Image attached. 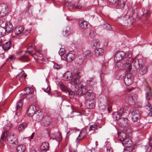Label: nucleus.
I'll list each match as a JSON object with an SVG mask.
<instances>
[{
    "instance_id": "1",
    "label": "nucleus",
    "mask_w": 152,
    "mask_h": 152,
    "mask_svg": "<svg viewBox=\"0 0 152 152\" xmlns=\"http://www.w3.org/2000/svg\"><path fill=\"white\" fill-rule=\"evenodd\" d=\"M132 56L131 53H128L127 54H126L125 52L123 51H118L115 53L114 60L116 63L118 67L122 66L123 65V63H121L119 61L122 59L124 61L126 60V58H130Z\"/></svg>"
},
{
    "instance_id": "2",
    "label": "nucleus",
    "mask_w": 152,
    "mask_h": 152,
    "mask_svg": "<svg viewBox=\"0 0 152 152\" xmlns=\"http://www.w3.org/2000/svg\"><path fill=\"white\" fill-rule=\"evenodd\" d=\"M86 98L87 99L86 104L87 107L90 109L94 108L95 106L94 94L92 92L87 93L86 95Z\"/></svg>"
},
{
    "instance_id": "3",
    "label": "nucleus",
    "mask_w": 152,
    "mask_h": 152,
    "mask_svg": "<svg viewBox=\"0 0 152 152\" xmlns=\"http://www.w3.org/2000/svg\"><path fill=\"white\" fill-rule=\"evenodd\" d=\"M81 75V74L80 72H78L74 74L72 79L70 80V83L71 85L72 89H74L77 87H78L79 78L80 77Z\"/></svg>"
},
{
    "instance_id": "4",
    "label": "nucleus",
    "mask_w": 152,
    "mask_h": 152,
    "mask_svg": "<svg viewBox=\"0 0 152 152\" xmlns=\"http://www.w3.org/2000/svg\"><path fill=\"white\" fill-rule=\"evenodd\" d=\"M36 119L39 120H41V124L45 126H47L50 124L51 121L50 117L48 116L42 117L41 114H39L36 116Z\"/></svg>"
},
{
    "instance_id": "5",
    "label": "nucleus",
    "mask_w": 152,
    "mask_h": 152,
    "mask_svg": "<svg viewBox=\"0 0 152 152\" xmlns=\"http://www.w3.org/2000/svg\"><path fill=\"white\" fill-rule=\"evenodd\" d=\"M132 17H130L129 15H125L121 18H119L118 20L123 26H129L132 24L133 22L131 20Z\"/></svg>"
},
{
    "instance_id": "6",
    "label": "nucleus",
    "mask_w": 152,
    "mask_h": 152,
    "mask_svg": "<svg viewBox=\"0 0 152 152\" xmlns=\"http://www.w3.org/2000/svg\"><path fill=\"white\" fill-rule=\"evenodd\" d=\"M75 53L74 51H71L68 53L61 56L62 60H66L68 62L72 61L75 58Z\"/></svg>"
},
{
    "instance_id": "7",
    "label": "nucleus",
    "mask_w": 152,
    "mask_h": 152,
    "mask_svg": "<svg viewBox=\"0 0 152 152\" xmlns=\"http://www.w3.org/2000/svg\"><path fill=\"white\" fill-rule=\"evenodd\" d=\"M10 12L7 5L5 4H0V16H4L8 15Z\"/></svg>"
},
{
    "instance_id": "8",
    "label": "nucleus",
    "mask_w": 152,
    "mask_h": 152,
    "mask_svg": "<svg viewBox=\"0 0 152 152\" xmlns=\"http://www.w3.org/2000/svg\"><path fill=\"white\" fill-rule=\"evenodd\" d=\"M116 120H118V125L123 127L128 126L129 125L128 120L126 118L115 117Z\"/></svg>"
},
{
    "instance_id": "9",
    "label": "nucleus",
    "mask_w": 152,
    "mask_h": 152,
    "mask_svg": "<svg viewBox=\"0 0 152 152\" xmlns=\"http://www.w3.org/2000/svg\"><path fill=\"white\" fill-rule=\"evenodd\" d=\"M81 88H78V87H77L76 88L73 89L76 92V94L78 95V96H81L83 95H85L86 97V94L87 93H90L91 92H88V90H86V88L84 86H83L82 85H81Z\"/></svg>"
},
{
    "instance_id": "10",
    "label": "nucleus",
    "mask_w": 152,
    "mask_h": 152,
    "mask_svg": "<svg viewBox=\"0 0 152 152\" xmlns=\"http://www.w3.org/2000/svg\"><path fill=\"white\" fill-rule=\"evenodd\" d=\"M132 119L134 122L137 121L140 118V114L138 110H134L132 112Z\"/></svg>"
},
{
    "instance_id": "11",
    "label": "nucleus",
    "mask_w": 152,
    "mask_h": 152,
    "mask_svg": "<svg viewBox=\"0 0 152 152\" xmlns=\"http://www.w3.org/2000/svg\"><path fill=\"white\" fill-rule=\"evenodd\" d=\"M131 61H132L133 67L136 69H139L141 65H142V59L139 60L136 58L134 59L132 58L131 59Z\"/></svg>"
},
{
    "instance_id": "12",
    "label": "nucleus",
    "mask_w": 152,
    "mask_h": 152,
    "mask_svg": "<svg viewBox=\"0 0 152 152\" xmlns=\"http://www.w3.org/2000/svg\"><path fill=\"white\" fill-rule=\"evenodd\" d=\"M132 75L129 72H127L124 77V81L126 85H130L132 83Z\"/></svg>"
},
{
    "instance_id": "13",
    "label": "nucleus",
    "mask_w": 152,
    "mask_h": 152,
    "mask_svg": "<svg viewBox=\"0 0 152 152\" xmlns=\"http://www.w3.org/2000/svg\"><path fill=\"white\" fill-rule=\"evenodd\" d=\"M145 107L148 111L146 113L145 116L148 119V117H152V110H151L152 106L149 103H148L146 104Z\"/></svg>"
},
{
    "instance_id": "14",
    "label": "nucleus",
    "mask_w": 152,
    "mask_h": 152,
    "mask_svg": "<svg viewBox=\"0 0 152 152\" xmlns=\"http://www.w3.org/2000/svg\"><path fill=\"white\" fill-rule=\"evenodd\" d=\"M5 28L6 29V33L9 34L12 31L13 27L11 23L10 22H7L5 23Z\"/></svg>"
},
{
    "instance_id": "15",
    "label": "nucleus",
    "mask_w": 152,
    "mask_h": 152,
    "mask_svg": "<svg viewBox=\"0 0 152 152\" xmlns=\"http://www.w3.org/2000/svg\"><path fill=\"white\" fill-rule=\"evenodd\" d=\"M126 58V60L124 61V64L123 63V65L124 66V67L128 69L127 72L130 73V72L132 69V65L131 64V61H127L129 58Z\"/></svg>"
},
{
    "instance_id": "16",
    "label": "nucleus",
    "mask_w": 152,
    "mask_h": 152,
    "mask_svg": "<svg viewBox=\"0 0 152 152\" xmlns=\"http://www.w3.org/2000/svg\"><path fill=\"white\" fill-rule=\"evenodd\" d=\"M74 74L72 73L69 71H68L65 73L63 76L64 80L66 81L70 80L74 76Z\"/></svg>"
},
{
    "instance_id": "17",
    "label": "nucleus",
    "mask_w": 152,
    "mask_h": 152,
    "mask_svg": "<svg viewBox=\"0 0 152 152\" xmlns=\"http://www.w3.org/2000/svg\"><path fill=\"white\" fill-rule=\"evenodd\" d=\"M122 143L124 147H130L133 144L132 140L129 137L125 139Z\"/></svg>"
},
{
    "instance_id": "18",
    "label": "nucleus",
    "mask_w": 152,
    "mask_h": 152,
    "mask_svg": "<svg viewBox=\"0 0 152 152\" xmlns=\"http://www.w3.org/2000/svg\"><path fill=\"white\" fill-rule=\"evenodd\" d=\"M36 111V108L35 106L31 105L28 109L27 113L29 116H32L34 115Z\"/></svg>"
},
{
    "instance_id": "19",
    "label": "nucleus",
    "mask_w": 152,
    "mask_h": 152,
    "mask_svg": "<svg viewBox=\"0 0 152 152\" xmlns=\"http://www.w3.org/2000/svg\"><path fill=\"white\" fill-rule=\"evenodd\" d=\"M118 139L122 143L125 139L127 138L128 137L127 136L126 133L123 132H121L118 133Z\"/></svg>"
},
{
    "instance_id": "20",
    "label": "nucleus",
    "mask_w": 152,
    "mask_h": 152,
    "mask_svg": "<svg viewBox=\"0 0 152 152\" xmlns=\"http://www.w3.org/2000/svg\"><path fill=\"white\" fill-rule=\"evenodd\" d=\"M49 148V144L48 142H43L40 146V149L42 152H46Z\"/></svg>"
},
{
    "instance_id": "21",
    "label": "nucleus",
    "mask_w": 152,
    "mask_h": 152,
    "mask_svg": "<svg viewBox=\"0 0 152 152\" xmlns=\"http://www.w3.org/2000/svg\"><path fill=\"white\" fill-rule=\"evenodd\" d=\"M23 100L22 99H21L18 101L17 103L16 108V113L17 115H18V112H19L20 109L22 108L23 104Z\"/></svg>"
},
{
    "instance_id": "22",
    "label": "nucleus",
    "mask_w": 152,
    "mask_h": 152,
    "mask_svg": "<svg viewBox=\"0 0 152 152\" xmlns=\"http://www.w3.org/2000/svg\"><path fill=\"white\" fill-rule=\"evenodd\" d=\"M139 69V72L141 75L146 74L148 71L147 67L144 65H141Z\"/></svg>"
},
{
    "instance_id": "23",
    "label": "nucleus",
    "mask_w": 152,
    "mask_h": 152,
    "mask_svg": "<svg viewBox=\"0 0 152 152\" xmlns=\"http://www.w3.org/2000/svg\"><path fill=\"white\" fill-rule=\"evenodd\" d=\"M24 28L21 26H18L16 27L14 29V32L16 35H19L21 34L24 31Z\"/></svg>"
},
{
    "instance_id": "24",
    "label": "nucleus",
    "mask_w": 152,
    "mask_h": 152,
    "mask_svg": "<svg viewBox=\"0 0 152 152\" xmlns=\"http://www.w3.org/2000/svg\"><path fill=\"white\" fill-rule=\"evenodd\" d=\"M129 101L131 102H134L137 100V95L134 94H129L128 96Z\"/></svg>"
},
{
    "instance_id": "25",
    "label": "nucleus",
    "mask_w": 152,
    "mask_h": 152,
    "mask_svg": "<svg viewBox=\"0 0 152 152\" xmlns=\"http://www.w3.org/2000/svg\"><path fill=\"white\" fill-rule=\"evenodd\" d=\"M116 8L117 9H122L125 6V3L123 0H118Z\"/></svg>"
},
{
    "instance_id": "26",
    "label": "nucleus",
    "mask_w": 152,
    "mask_h": 152,
    "mask_svg": "<svg viewBox=\"0 0 152 152\" xmlns=\"http://www.w3.org/2000/svg\"><path fill=\"white\" fill-rule=\"evenodd\" d=\"M2 48L5 50H7L9 49L12 45L11 42L10 41H8L5 43H4L2 45Z\"/></svg>"
},
{
    "instance_id": "27",
    "label": "nucleus",
    "mask_w": 152,
    "mask_h": 152,
    "mask_svg": "<svg viewBox=\"0 0 152 152\" xmlns=\"http://www.w3.org/2000/svg\"><path fill=\"white\" fill-rule=\"evenodd\" d=\"M95 54L96 56L102 55L104 52V50L101 48H96L94 50Z\"/></svg>"
},
{
    "instance_id": "28",
    "label": "nucleus",
    "mask_w": 152,
    "mask_h": 152,
    "mask_svg": "<svg viewBox=\"0 0 152 152\" xmlns=\"http://www.w3.org/2000/svg\"><path fill=\"white\" fill-rule=\"evenodd\" d=\"M68 6L71 7L73 9H80L82 7V6L77 3H70Z\"/></svg>"
},
{
    "instance_id": "29",
    "label": "nucleus",
    "mask_w": 152,
    "mask_h": 152,
    "mask_svg": "<svg viewBox=\"0 0 152 152\" xmlns=\"http://www.w3.org/2000/svg\"><path fill=\"white\" fill-rule=\"evenodd\" d=\"M84 57L82 56H79L76 58L75 63L78 65H81L83 62Z\"/></svg>"
},
{
    "instance_id": "30",
    "label": "nucleus",
    "mask_w": 152,
    "mask_h": 152,
    "mask_svg": "<svg viewBox=\"0 0 152 152\" xmlns=\"http://www.w3.org/2000/svg\"><path fill=\"white\" fill-rule=\"evenodd\" d=\"M27 125L26 123L24 122L22 123L19 124L18 126V129L20 131H23L27 127Z\"/></svg>"
},
{
    "instance_id": "31",
    "label": "nucleus",
    "mask_w": 152,
    "mask_h": 152,
    "mask_svg": "<svg viewBox=\"0 0 152 152\" xmlns=\"http://www.w3.org/2000/svg\"><path fill=\"white\" fill-rule=\"evenodd\" d=\"M17 60L22 62H26L29 61L28 56L25 55H23L17 58Z\"/></svg>"
},
{
    "instance_id": "32",
    "label": "nucleus",
    "mask_w": 152,
    "mask_h": 152,
    "mask_svg": "<svg viewBox=\"0 0 152 152\" xmlns=\"http://www.w3.org/2000/svg\"><path fill=\"white\" fill-rule=\"evenodd\" d=\"M79 24L80 27L82 28H86L88 25L87 22L84 20H79Z\"/></svg>"
},
{
    "instance_id": "33",
    "label": "nucleus",
    "mask_w": 152,
    "mask_h": 152,
    "mask_svg": "<svg viewBox=\"0 0 152 152\" xmlns=\"http://www.w3.org/2000/svg\"><path fill=\"white\" fill-rule=\"evenodd\" d=\"M24 91L26 92L25 94L26 95H30V96L32 97L33 95L32 94L33 92V89L31 88H26L24 89Z\"/></svg>"
},
{
    "instance_id": "34",
    "label": "nucleus",
    "mask_w": 152,
    "mask_h": 152,
    "mask_svg": "<svg viewBox=\"0 0 152 152\" xmlns=\"http://www.w3.org/2000/svg\"><path fill=\"white\" fill-rule=\"evenodd\" d=\"M26 149L25 146L22 144L19 145L17 148V152H24Z\"/></svg>"
},
{
    "instance_id": "35",
    "label": "nucleus",
    "mask_w": 152,
    "mask_h": 152,
    "mask_svg": "<svg viewBox=\"0 0 152 152\" xmlns=\"http://www.w3.org/2000/svg\"><path fill=\"white\" fill-rule=\"evenodd\" d=\"M92 47L94 49L98 48L99 46V41L96 40H94L92 41L91 43Z\"/></svg>"
},
{
    "instance_id": "36",
    "label": "nucleus",
    "mask_w": 152,
    "mask_h": 152,
    "mask_svg": "<svg viewBox=\"0 0 152 152\" xmlns=\"http://www.w3.org/2000/svg\"><path fill=\"white\" fill-rule=\"evenodd\" d=\"M96 82V80L94 77L89 78L87 80V83L88 84L91 85H93L95 84Z\"/></svg>"
},
{
    "instance_id": "37",
    "label": "nucleus",
    "mask_w": 152,
    "mask_h": 152,
    "mask_svg": "<svg viewBox=\"0 0 152 152\" xmlns=\"http://www.w3.org/2000/svg\"><path fill=\"white\" fill-rule=\"evenodd\" d=\"M99 118H98L96 121V123L99 125H103L104 124V120L102 119L103 116L102 114H99Z\"/></svg>"
},
{
    "instance_id": "38",
    "label": "nucleus",
    "mask_w": 152,
    "mask_h": 152,
    "mask_svg": "<svg viewBox=\"0 0 152 152\" xmlns=\"http://www.w3.org/2000/svg\"><path fill=\"white\" fill-rule=\"evenodd\" d=\"M125 109L124 108H120L119 110H118V112L117 113H116L114 114L113 115V117L114 118L116 117L115 115H118V117H120V116H121L123 114V113L125 111Z\"/></svg>"
},
{
    "instance_id": "39",
    "label": "nucleus",
    "mask_w": 152,
    "mask_h": 152,
    "mask_svg": "<svg viewBox=\"0 0 152 152\" xmlns=\"http://www.w3.org/2000/svg\"><path fill=\"white\" fill-rule=\"evenodd\" d=\"M70 27L69 26H67L63 30V34L66 36H67L70 34Z\"/></svg>"
},
{
    "instance_id": "40",
    "label": "nucleus",
    "mask_w": 152,
    "mask_h": 152,
    "mask_svg": "<svg viewBox=\"0 0 152 152\" xmlns=\"http://www.w3.org/2000/svg\"><path fill=\"white\" fill-rule=\"evenodd\" d=\"M86 132H85V131H81L80 132V134H79L78 137L77 138V139L76 140V142L77 143H78L79 141V140H81V139L79 138V137L82 136L83 137H85L86 136Z\"/></svg>"
},
{
    "instance_id": "41",
    "label": "nucleus",
    "mask_w": 152,
    "mask_h": 152,
    "mask_svg": "<svg viewBox=\"0 0 152 152\" xmlns=\"http://www.w3.org/2000/svg\"><path fill=\"white\" fill-rule=\"evenodd\" d=\"M7 131H5L2 134L0 138V141H4L5 140L6 138L7 137Z\"/></svg>"
},
{
    "instance_id": "42",
    "label": "nucleus",
    "mask_w": 152,
    "mask_h": 152,
    "mask_svg": "<svg viewBox=\"0 0 152 152\" xmlns=\"http://www.w3.org/2000/svg\"><path fill=\"white\" fill-rule=\"evenodd\" d=\"M7 140L8 141L11 142V140H15L16 139H18L16 136L14 134H10L9 136L7 137Z\"/></svg>"
},
{
    "instance_id": "43",
    "label": "nucleus",
    "mask_w": 152,
    "mask_h": 152,
    "mask_svg": "<svg viewBox=\"0 0 152 152\" xmlns=\"http://www.w3.org/2000/svg\"><path fill=\"white\" fill-rule=\"evenodd\" d=\"M60 87L61 89L64 92L66 93L69 91V90L67 87L63 84H61L60 85Z\"/></svg>"
},
{
    "instance_id": "44",
    "label": "nucleus",
    "mask_w": 152,
    "mask_h": 152,
    "mask_svg": "<svg viewBox=\"0 0 152 152\" xmlns=\"http://www.w3.org/2000/svg\"><path fill=\"white\" fill-rule=\"evenodd\" d=\"M18 141L16 142H15L8 141V144L9 146L12 148L16 147L18 144Z\"/></svg>"
},
{
    "instance_id": "45",
    "label": "nucleus",
    "mask_w": 152,
    "mask_h": 152,
    "mask_svg": "<svg viewBox=\"0 0 152 152\" xmlns=\"http://www.w3.org/2000/svg\"><path fill=\"white\" fill-rule=\"evenodd\" d=\"M84 55L86 58H88L91 57L93 55V53L90 50H88L84 52Z\"/></svg>"
},
{
    "instance_id": "46",
    "label": "nucleus",
    "mask_w": 152,
    "mask_h": 152,
    "mask_svg": "<svg viewBox=\"0 0 152 152\" xmlns=\"http://www.w3.org/2000/svg\"><path fill=\"white\" fill-rule=\"evenodd\" d=\"M42 88L44 91L47 93L49 92L50 90V87L47 83H46L45 85Z\"/></svg>"
},
{
    "instance_id": "47",
    "label": "nucleus",
    "mask_w": 152,
    "mask_h": 152,
    "mask_svg": "<svg viewBox=\"0 0 152 152\" xmlns=\"http://www.w3.org/2000/svg\"><path fill=\"white\" fill-rule=\"evenodd\" d=\"M97 129V126L96 125H91L89 128V131H92V132H94Z\"/></svg>"
},
{
    "instance_id": "48",
    "label": "nucleus",
    "mask_w": 152,
    "mask_h": 152,
    "mask_svg": "<svg viewBox=\"0 0 152 152\" xmlns=\"http://www.w3.org/2000/svg\"><path fill=\"white\" fill-rule=\"evenodd\" d=\"M103 27L105 30H111L112 29L110 25L107 23L104 24Z\"/></svg>"
},
{
    "instance_id": "49",
    "label": "nucleus",
    "mask_w": 152,
    "mask_h": 152,
    "mask_svg": "<svg viewBox=\"0 0 152 152\" xmlns=\"http://www.w3.org/2000/svg\"><path fill=\"white\" fill-rule=\"evenodd\" d=\"M6 33V31L5 27H0V36H3Z\"/></svg>"
},
{
    "instance_id": "50",
    "label": "nucleus",
    "mask_w": 152,
    "mask_h": 152,
    "mask_svg": "<svg viewBox=\"0 0 152 152\" xmlns=\"http://www.w3.org/2000/svg\"><path fill=\"white\" fill-rule=\"evenodd\" d=\"M24 73V71L23 70H21L20 73L18 74L16 76V79H17V80H21V78L23 75Z\"/></svg>"
},
{
    "instance_id": "51",
    "label": "nucleus",
    "mask_w": 152,
    "mask_h": 152,
    "mask_svg": "<svg viewBox=\"0 0 152 152\" xmlns=\"http://www.w3.org/2000/svg\"><path fill=\"white\" fill-rule=\"evenodd\" d=\"M34 48L33 46H31L27 48V50L26 51V52H28L30 54H31V52L34 51Z\"/></svg>"
},
{
    "instance_id": "52",
    "label": "nucleus",
    "mask_w": 152,
    "mask_h": 152,
    "mask_svg": "<svg viewBox=\"0 0 152 152\" xmlns=\"http://www.w3.org/2000/svg\"><path fill=\"white\" fill-rule=\"evenodd\" d=\"M146 99H152V93L149 92L146 93Z\"/></svg>"
},
{
    "instance_id": "53",
    "label": "nucleus",
    "mask_w": 152,
    "mask_h": 152,
    "mask_svg": "<svg viewBox=\"0 0 152 152\" xmlns=\"http://www.w3.org/2000/svg\"><path fill=\"white\" fill-rule=\"evenodd\" d=\"M145 148L147 152H151L152 151V146L149 145H147L145 146Z\"/></svg>"
},
{
    "instance_id": "54",
    "label": "nucleus",
    "mask_w": 152,
    "mask_h": 152,
    "mask_svg": "<svg viewBox=\"0 0 152 152\" xmlns=\"http://www.w3.org/2000/svg\"><path fill=\"white\" fill-rule=\"evenodd\" d=\"M65 50L64 48H61L59 51V54L61 57L62 56L64 55L65 53Z\"/></svg>"
},
{
    "instance_id": "55",
    "label": "nucleus",
    "mask_w": 152,
    "mask_h": 152,
    "mask_svg": "<svg viewBox=\"0 0 152 152\" xmlns=\"http://www.w3.org/2000/svg\"><path fill=\"white\" fill-rule=\"evenodd\" d=\"M99 107L100 109L102 111H104L106 108V105H99Z\"/></svg>"
},
{
    "instance_id": "56",
    "label": "nucleus",
    "mask_w": 152,
    "mask_h": 152,
    "mask_svg": "<svg viewBox=\"0 0 152 152\" xmlns=\"http://www.w3.org/2000/svg\"><path fill=\"white\" fill-rule=\"evenodd\" d=\"M12 127V125L10 123H8L7 125L4 127V129L6 130V131H7Z\"/></svg>"
},
{
    "instance_id": "57",
    "label": "nucleus",
    "mask_w": 152,
    "mask_h": 152,
    "mask_svg": "<svg viewBox=\"0 0 152 152\" xmlns=\"http://www.w3.org/2000/svg\"><path fill=\"white\" fill-rule=\"evenodd\" d=\"M109 3L112 5H114L118 1V0H108Z\"/></svg>"
},
{
    "instance_id": "58",
    "label": "nucleus",
    "mask_w": 152,
    "mask_h": 152,
    "mask_svg": "<svg viewBox=\"0 0 152 152\" xmlns=\"http://www.w3.org/2000/svg\"><path fill=\"white\" fill-rule=\"evenodd\" d=\"M95 34V33L94 31L92 30L90 31L89 33V36L91 38H93L94 37Z\"/></svg>"
},
{
    "instance_id": "59",
    "label": "nucleus",
    "mask_w": 152,
    "mask_h": 152,
    "mask_svg": "<svg viewBox=\"0 0 152 152\" xmlns=\"http://www.w3.org/2000/svg\"><path fill=\"white\" fill-rule=\"evenodd\" d=\"M15 58V57L13 55H12L11 56H10L8 58L6 59V61H8L10 60V61H11L13 59H14Z\"/></svg>"
},
{
    "instance_id": "60",
    "label": "nucleus",
    "mask_w": 152,
    "mask_h": 152,
    "mask_svg": "<svg viewBox=\"0 0 152 152\" xmlns=\"http://www.w3.org/2000/svg\"><path fill=\"white\" fill-rule=\"evenodd\" d=\"M69 93V95L70 96L71 98L73 97L74 96L75 93L74 92L72 91H69L68 92Z\"/></svg>"
},
{
    "instance_id": "61",
    "label": "nucleus",
    "mask_w": 152,
    "mask_h": 152,
    "mask_svg": "<svg viewBox=\"0 0 152 152\" xmlns=\"http://www.w3.org/2000/svg\"><path fill=\"white\" fill-rule=\"evenodd\" d=\"M53 67L54 69L57 70L61 68V66L57 64H54Z\"/></svg>"
},
{
    "instance_id": "62",
    "label": "nucleus",
    "mask_w": 152,
    "mask_h": 152,
    "mask_svg": "<svg viewBox=\"0 0 152 152\" xmlns=\"http://www.w3.org/2000/svg\"><path fill=\"white\" fill-rule=\"evenodd\" d=\"M143 128V126L142 124H139L137 126V129L138 130L142 129Z\"/></svg>"
},
{
    "instance_id": "63",
    "label": "nucleus",
    "mask_w": 152,
    "mask_h": 152,
    "mask_svg": "<svg viewBox=\"0 0 152 152\" xmlns=\"http://www.w3.org/2000/svg\"><path fill=\"white\" fill-rule=\"evenodd\" d=\"M21 80H18L16 81V82L15 83V85L19 86L21 85Z\"/></svg>"
},
{
    "instance_id": "64",
    "label": "nucleus",
    "mask_w": 152,
    "mask_h": 152,
    "mask_svg": "<svg viewBox=\"0 0 152 152\" xmlns=\"http://www.w3.org/2000/svg\"><path fill=\"white\" fill-rule=\"evenodd\" d=\"M20 97L22 98H24L27 96L26 94L25 93L23 94H21L20 95Z\"/></svg>"
}]
</instances>
